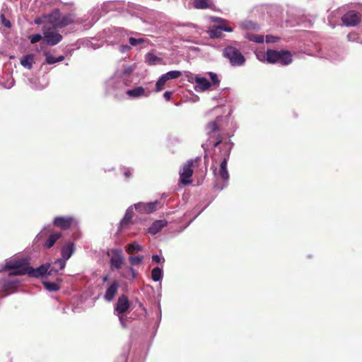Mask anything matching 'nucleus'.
Segmentation results:
<instances>
[{"label": "nucleus", "instance_id": "1", "mask_svg": "<svg viewBox=\"0 0 362 362\" xmlns=\"http://www.w3.org/2000/svg\"><path fill=\"white\" fill-rule=\"evenodd\" d=\"M5 269L6 270H12L9 274L11 276L28 274L30 277L39 278L43 276L46 274L49 275L50 264H44L35 269L33 267L28 266L20 262H8L5 265Z\"/></svg>", "mask_w": 362, "mask_h": 362}, {"label": "nucleus", "instance_id": "2", "mask_svg": "<svg viewBox=\"0 0 362 362\" xmlns=\"http://www.w3.org/2000/svg\"><path fill=\"white\" fill-rule=\"evenodd\" d=\"M44 18L47 20L45 24H49L55 28H62L74 22V18L71 14L62 16L57 8L54 9L50 13L45 16Z\"/></svg>", "mask_w": 362, "mask_h": 362}, {"label": "nucleus", "instance_id": "3", "mask_svg": "<svg viewBox=\"0 0 362 362\" xmlns=\"http://www.w3.org/2000/svg\"><path fill=\"white\" fill-rule=\"evenodd\" d=\"M202 162L200 157H197L194 159L188 160L183 164L182 169L180 171V182L185 185H188L192 183L191 177L193 175V168L198 167Z\"/></svg>", "mask_w": 362, "mask_h": 362}, {"label": "nucleus", "instance_id": "4", "mask_svg": "<svg viewBox=\"0 0 362 362\" xmlns=\"http://www.w3.org/2000/svg\"><path fill=\"white\" fill-rule=\"evenodd\" d=\"M266 58L269 63H279L284 66L290 64L293 61L291 52L286 50L268 49L266 52Z\"/></svg>", "mask_w": 362, "mask_h": 362}, {"label": "nucleus", "instance_id": "5", "mask_svg": "<svg viewBox=\"0 0 362 362\" xmlns=\"http://www.w3.org/2000/svg\"><path fill=\"white\" fill-rule=\"evenodd\" d=\"M223 55L229 59L232 66H242L245 62V58L240 51L233 46L226 47L223 51Z\"/></svg>", "mask_w": 362, "mask_h": 362}, {"label": "nucleus", "instance_id": "6", "mask_svg": "<svg viewBox=\"0 0 362 362\" xmlns=\"http://www.w3.org/2000/svg\"><path fill=\"white\" fill-rule=\"evenodd\" d=\"M57 28L50 26L49 24H44L42 31L44 38L48 45L54 46L59 43L63 37L61 34L57 32Z\"/></svg>", "mask_w": 362, "mask_h": 362}, {"label": "nucleus", "instance_id": "7", "mask_svg": "<svg viewBox=\"0 0 362 362\" xmlns=\"http://www.w3.org/2000/svg\"><path fill=\"white\" fill-rule=\"evenodd\" d=\"M222 151L223 158L220 163L219 170L217 173V169L215 168L214 170V174L216 176L218 175L223 180L227 181L229 179V173L227 170V163L230 157V149L228 148V145L226 144L224 145V148Z\"/></svg>", "mask_w": 362, "mask_h": 362}, {"label": "nucleus", "instance_id": "8", "mask_svg": "<svg viewBox=\"0 0 362 362\" xmlns=\"http://www.w3.org/2000/svg\"><path fill=\"white\" fill-rule=\"evenodd\" d=\"M186 76L189 82L194 81L196 83L195 89L198 91H205L211 86V83L204 77L194 76L190 72H188Z\"/></svg>", "mask_w": 362, "mask_h": 362}, {"label": "nucleus", "instance_id": "9", "mask_svg": "<svg viewBox=\"0 0 362 362\" xmlns=\"http://www.w3.org/2000/svg\"><path fill=\"white\" fill-rule=\"evenodd\" d=\"M361 13L354 10L349 11L341 17L342 23L348 27L356 26L361 23Z\"/></svg>", "mask_w": 362, "mask_h": 362}, {"label": "nucleus", "instance_id": "10", "mask_svg": "<svg viewBox=\"0 0 362 362\" xmlns=\"http://www.w3.org/2000/svg\"><path fill=\"white\" fill-rule=\"evenodd\" d=\"M112 256L110 259V264L112 269H119L122 268L124 258L121 249H112L111 250Z\"/></svg>", "mask_w": 362, "mask_h": 362}, {"label": "nucleus", "instance_id": "11", "mask_svg": "<svg viewBox=\"0 0 362 362\" xmlns=\"http://www.w3.org/2000/svg\"><path fill=\"white\" fill-rule=\"evenodd\" d=\"M160 203L158 201H155L152 202H139L138 204H134L136 210H137L139 213L142 214H151L156 211L158 208H160Z\"/></svg>", "mask_w": 362, "mask_h": 362}, {"label": "nucleus", "instance_id": "12", "mask_svg": "<svg viewBox=\"0 0 362 362\" xmlns=\"http://www.w3.org/2000/svg\"><path fill=\"white\" fill-rule=\"evenodd\" d=\"M75 223V220L71 216H57L54 218L53 224L62 230H67Z\"/></svg>", "mask_w": 362, "mask_h": 362}, {"label": "nucleus", "instance_id": "13", "mask_svg": "<svg viewBox=\"0 0 362 362\" xmlns=\"http://www.w3.org/2000/svg\"><path fill=\"white\" fill-rule=\"evenodd\" d=\"M129 307L130 303L128 298L125 295H122L117 300L115 310L118 314H123Z\"/></svg>", "mask_w": 362, "mask_h": 362}, {"label": "nucleus", "instance_id": "14", "mask_svg": "<svg viewBox=\"0 0 362 362\" xmlns=\"http://www.w3.org/2000/svg\"><path fill=\"white\" fill-rule=\"evenodd\" d=\"M223 119V117L218 116L214 120L209 122L207 124L206 129L208 134L211 136L213 134H216L220 132V123Z\"/></svg>", "mask_w": 362, "mask_h": 362}, {"label": "nucleus", "instance_id": "15", "mask_svg": "<svg viewBox=\"0 0 362 362\" xmlns=\"http://www.w3.org/2000/svg\"><path fill=\"white\" fill-rule=\"evenodd\" d=\"M168 225V221L165 219L157 220L154 221L148 228V232L152 235L159 233L164 227Z\"/></svg>", "mask_w": 362, "mask_h": 362}, {"label": "nucleus", "instance_id": "16", "mask_svg": "<svg viewBox=\"0 0 362 362\" xmlns=\"http://www.w3.org/2000/svg\"><path fill=\"white\" fill-rule=\"evenodd\" d=\"M119 288L118 283L115 281L111 285L107 288L106 292L105 293L104 298L107 301H111L114 298L115 296L117 294Z\"/></svg>", "mask_w": 362, "mask_h": 362}, {"label": "nucleus", "instance_id": "17", "mask_svg": "<svg viewBox=\"0 0 362 362\" xmlns=\"http://www.w3.org/2000/svg\"><path fill=\"white\" fill-rule=\"evenodd\" d=\"M75 252V245L69 242L62 247V257L68 260Z\"/></svg>", "mask_w": 362, "mask_h": 362}, {"label": "nucleus", "instance_id": "18", "mask_svg": "<svg viewBox=\"0 0 362 362\" xmlns=\"http://www.w3.org/2000/svg\"><path fill=\"white\" fill-rule=\"evenodd\" d=\"M66 259L64 258L57 259L53 264V266H50L49 271V276L57 274L59 271L62 270L66 266Z\"/></svg>", "mask_w": 362, "mask_h": 362}, {"label": "nucleus", "instance_id": "19", "mask_svg": "<svg viewBox=\"0 0 362 362\" xmlns=\"http://www.w3.org/2000/svg\"><path fill=\"white\" fill-rule=\"evenodd\" d=\"M62 233L56 232L50 234L46 241L44 243V247L47 249H49L54 246L55 243L62 237Z\"/></svg>", "mask_w": 362, "mask_h": 362}, {"label": "nucleus", "instance_id": "20", "mask_svg": "<svg viewBox=\"0 0 362 362\" xmlns=\"http://www.w3.org/2000/svg\"><path fill=\"white\" fill-rule=\"evenodd\" d=\"M127 95L130 98H138L144 95L148 96V94H146L144 88L141 86H138L133 89L128 90L127 91Z\"/></svg>", "mask_w": 362, "mask_h": 362}, {"label": "nucleus", "instance_id": "21", "mask_svg": "<svg viewBox=\"0 0 362 362\" xmlns=\"http://www.w3.org/2000/svg\"><path fill=\"white\" fill-rule=\"evenodd\" d=\"M134 211L131 209H127L124 218L120 221V226L122 228H127L128 226L132 223L134 217Z\"/></svg>", "mask_w": 362, "mask_h": 362}, {"label": "nucleus", "instance_id": "22", "mask_svg": "<svg viewBox=\"0 0 362 362\" xmlns=\"http://www.w3.org/2000/svg\"><path fill=\"white\" fill-rule=\"evenodd\" d=\"M20 62L23 66L31 69L34 63V55L33 54L24 55L21 58Z\"/></svg>", "mask_w": 362, "mask_h": 362}, {"label": "nucleus", "instance_id": "23", "mask_svg": "<svg viewBox=\"0 0 362 362\" xmlns=\"http://www.w3.org/2000/svg\"><path fill=\"white\" fill-rule=\"evenodd\" d=\"M213 6L210 0H194V7L197 9L212 8Z\"/></svg>", "mask_w": 362, "mask_h": 362}, {"label": "nucleus", "instance_id": "24", "mask_svg": "<svg viewBox=\"0 0 362 362\" xmlns=\"http://www.w3.org/2000/svg\"><path fill=\"white\" fill-rule=\"evenodd\" d=\"M214 22L220 23L218 25H217V27L222 31H226L229 33L233 31V28L228 25V22L226 20H223L219 17H215L214 18Z\"/></svg>", "mask_w": 362, "mask_h": 362}, {"label": "nucleus", "instance_id": "25", "mask_svg": "<svg viewBox=\"0 0 362 362\" xmlns=\"http://www.w3.org/2000/svg\"><path fill=\"white\" fill-rule=\"evenodd\" d=\"M145 61L148 65H154L160 63L162 59L154 55L153 53L148 52L145 56Z\"/></svg>", "mask_w": 362, "mask_h": 362}, {"label": "nucleus", "instance_id": "26", "mask_svg": "<svg viewBox=\"0 0 362 362\" xmlns=\"http://www.w3.org/2000/svg\"><path fill=\"white\" fill-rule=\"evenodd\" d=\"M142 249H143L142 246H141L136 242H133L130 244H128L126 246V251L128 254H132L134 252L141 251Z\"/></svg>", "mask_w": 362, "mask_h": 362}, {"label": "nucleus", "instance_id": "27", "mask_svg": "<svg viewBox=\"0 0 362 362\" xmlns=\"http://www.w3.org/2000/svg\"><path fill=\"white\" fill-rule=\"evenodd\" d=\"M45 55L46 57V62L49 64H53L54 63L62 62L64 59V56L54 57V56L49 54L48 52H45Z\"/></svg>", "mask_w": 362, "mask_h": 362}, {"label": "nucleus", "instance_id": "28", "mask_svg": "<svg viewBox=\"0 0 362 362\" xmlns=\"http://www.w3.org/2000/svg\"><path fill=\"white\" fill-rule=\"evenodd\" d=\"M44 287L49 291L54 292L60 289V286L55 282L43 281Z\"/></svg>", "mask_w": 362, "mask_h": 362}, {"label": "nucleus", "instance_id": "29", "mask_svg": "<svg viewBox=\"0 0 362 362\" xmlns=\"http://www.w3.org/2000/svg\"><path fill=\"white\" fill-rule=\"evenodd\" d=\"M163 277L162 269L160 267H155L151 271V278L154 281H160Z\"/></svg>", "mask_w": 362, "mask_h": 362}, {"label": "nucleus", "instance_id": "30", "mask_svg": "<svg viewBox=\"0 0 362 362\" xmlns=\"http://www.w3.org/2000/svg\"><path fill=\"white\" fill-rule=\"evenodd\" d=\"M223 31L219 30L217 26H214L209 30V36L212 39L221 38L223 37Z\"/></svg>", "mask_w": 362, "mask_h": 362}, {"label": "nucleus", "instance_id": "31", "mask_svg": "<svg viewBox=\"0 0 362 362\" xmlns=\"http://www.w3.org/2000/svg\"><path fill=\"white\" fill-rule=\"evenodd\" d=\"M162 76L165 77L166 81H168L179 78L181 76V72L179 71H170Z\"/></svg>", "mask_w": 362, "mask_h": 362}, {"label": "nucleus", "instance_id": "32", "mask_svg": "<svg viewBox=\"0 0 362 362\" xmlns=\"http://www.w3.org/2000/svg\"><path fill=\"white\" fill-rule=\"evenodd\" d=\"M166 82L167 81L165 80V77L161 76L156 83V91H161L164 88Z\"/></svg>", "mask_w": 362, "mask_h": 362}, {"label": "nucleus", "instance_id": "33", "mask_svg": "<svg viewBox=\"0 0 362 362\" xmlns=\"http://www.w3.org/2000/svg\"><path fill=\"white\" fill-rule=\"evenodd\" d=\"M144 257L142 255L130 256L129 261L132 265H139L142 263Z\"/></svg>", "mask_w": 362, "mask_h": 362}, {"label": "nucleus", "instance_id": "34", "mask_svg": "<svg viewBox=\"0 0 362 362\" xmlns=\"http://www.w3.org/2000/svg\"><path fill=\"white\" fill-rule=\"evenodd\" d=\"M209 75L211 80V82H210L211 83V86L212 85L216 86H219L220 80L218 78L217 74L214 72H209Z\"/></svg>", "mask_w": 362, "mask_h": 362}, {"label": "nucleus", "instance_id": "35", "mask_svg": "<svg viewBox=\"0 0 362 362\" xmlns=\"http://www.w3.org/2000/svg\"><path fill=\"white\" fill-rule=\"evenodd\" d=\"M129 43L132 46H136L139 44H141L142 42H144V40L143 38H134V37H130L129 40Z\"/></svg>", "mask_w": 362, "mask_h": 362}, {"label": "nucleus", "instance_id": "36", "mask_svg": "<svg viewBox=\"0 0 362 362\" xmlns=\"http://www.w3.org/2000/svg\"><path fill=\"white\" fill-rule=\"evenodd\" d=\"M250 40L257 43H262L264 42V36L260 35H253Z\"/></svg>", "mask_w": 362, "mask_h": 362}, {"label": "nucleus", "instance_id": "37", "mask_svg": "<svg viewBox=\"0 0 362 362\" xmlns=\"http://www.w3.org/2000/svg\"><path fill=\"white\" fill-rule=\"evenodd\" d=\"M30 42L32 44H34V43L39 42L42 38V37L40 34H35V35L30 36Z\"/></svg>", "mask_w": 362, "mask_h": 362}, {"label": "nucleus", "instance_id": "38", "mask_svg": "<svg viewBox=\"0 0 362 362\" xmlns=\"http://www.w3.org/2000/svg\"><path fill=\"white\" fill-rule=\"evenodd\" d=\"M279 40V37H276L274 35H267L266 36V42L267 43H272V42H276Z\"/></svg>", "mask_w": 362, "mask_h": 362}, {"label": "nucleus", "instance_id": "39", "mask_svg": "<svg viewBox=\"0 0 362 362\" xmlns=\"http://www.w3.org/2000/svg\"><path fill=\"white\" fill-rule=\"evenodd\" d=\"M1 21H2V23L4 25L5 27H6V28L11 27V22L8 20L6 19V18L4 15H1Z\"/></svg>", "mask_w": 362, "mask_h": 362}, {"label": "nucleus", "instance_id": "40", "mask_svg": "<svg viewBox=\"0 0 362 362\" xmlns=\"http://www.w3.org/2000/svg\"><path fill=\"white\" fill-rule=\"evenodd\" d=\"M216 141L214 144V147H217L222 142V136L218 134L216 136Z\"/></svg>", "mask_w": 362, "mask_h": 362}, {"label": "nucleus", "instance_id": "41", "mask_svg": "<svg viewBox=\"0 0 362 362\" xmlns=\"http://www.w3.org/2000/svg\"><path fill=\"white\" fill-rule=\"evenodd\" d=\"M152 260L156 263H160L161 262V258L158 255H154L152 256Z\"/></svg>", "mask_w": 362, "mask_h": 362}, {"label": "nucleus", "instance_id": "42", "mask_svg": "<svg viewBox=\"0 0 362 362\" xmlns=\"http://www.w3.org/2000/svg\"><path fill=\"white\" fill-rule=\"evenodd\" d=\"M129 272H131V274H132V279H134L136 278V276H137V272H136V270H135L132 267H130L129 268Z\"/></svg>", "mask_w": 362, "mask_h": 362}, {"label": "nucleus", "instance_id": "43", "mask_svg": "<svg viewBox=\"0 0 362 362\" xmlns=\"http://www.w3.org/2000/svg\"><path fill=\"white\" fill-rule=\"evenodd\" d=\"M118 315H119V319L121 325H122L123 327H125L126 325H125V319H124V316L122 315V314H118Z\"/></svg>", "mask_w": 362, "mask_h": 362}, {"label": "nucleus", "instance_id": "44", "mask_svg": "<svg viewBox=\"0 0 362 362\" xmlns=\"http://www.w3.org/2000/svg\"><path fill=\"white\" fill-rule=\"evenodd\" d=\"M171 95H172V92L166 91V92H165L163 96L166 100H170V98H171Z\"/></svg>", "mask_w": 362, "mask_h": 362}, {"label": "nucleus", "instance_id": "45", "mask_svg": "<svg viewBox=\"0 0 362 362\" xmlns=\"http://www.w3.org/2000/svg\"><path fill=\"white\" fill-rule=\"evenodd\" d=\"M130 49V47L129 45H122L121 46V51L122 52L129 50Z\"/></svg>", "mask_w": 362, "mask_h": 362}, {"label": "nucleus", "instance_id": "46", "mask_svg": "<svg viewBox=\"0 0 362 362\" xmlns=\"http://www.w3.org/2000/svg\"><path fill=\"white\" fill-rule=\"evenodd\" d=\"M124 175L125 176L126 178H129L131 176V173L129 170H126L124 173Z\"/></svg>", "mask_w": 362, "mask_h": 362}, {"label": "nucleus", "instance_id": "47", "mask_svg": "<svg viewBox=\"0 0 362 362\" xmlns=\"http://www.w3.org/2000/svg\"><path fill=\"white\" fill-rule=\"evenodd\" d=\"M103 281L104 282H105V281H108V276H104V277L103 278Z\"/></svg>", "mask_w": 362, "mask_h": 362}, {"label": "nucleus", "instance_id": "48", "mask_svg": "<svg viewBox=\"0 0 362 362\" xmlns=\"http://www.w3.org/2000/svg\"><path fill=\"white\" fill-rule=\"evenodd\" d=\"M35 23L36 24H40V19H35Z\"/></svg>", "mask_w": 362, "mask_h": 362}, {"label": "nucleus", "instance_id": "49", "mask_svg": "<svg viewBox=\"0 0 362 362\" xmlns=\"http://www.w3.org/2000/svg\"><path fill=\"white\" fill-rule=\"evenodd\" d=\"M57 281L61 282L62 279H57Z\"/></svg>", "mask_w": 362, "mask_h": 362}]
</instances>
